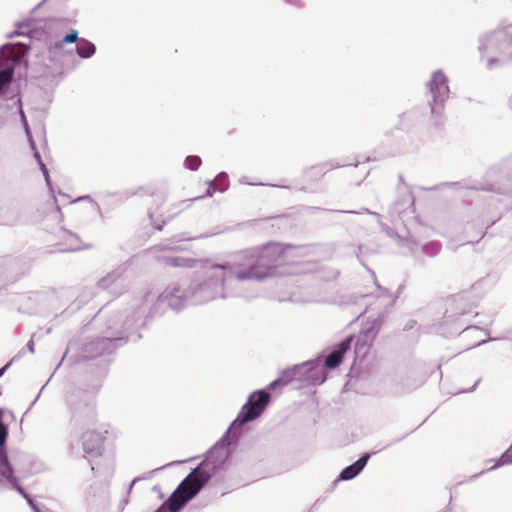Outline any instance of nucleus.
Here are the masks:
<instances>
[{
	"mask_svg": "<svg viewBox=\"0 0 512 512\" xmlns=\"http://www.w3.org/2000/svg\"><path fill=\"white\" fill-rule=\"evenodd\" d=\"M293 245L269 243L261 247L256 255H246L243 262L232 270L238 280H262L275 276L280 266L290 262L295 250Z\"/></svg>",
	"mask_w": 512,
	"mask_h": 512,
	"instance_id": "f257e3e1",
	"label": "nucleus"
},
{
	"mask_svg": "<svg viewBox=\"0 0 512 512\" xmlns=\"http://www.w3.org/2000/svg\"><path fill=\"white\" fill-rule=\"evenodd\" d=\"M213 468L209 461H203L179 484L168 500L159 508H166V512H178L209 481Z\"/></svg>",
	"mask_w": 512,
	"mask_h": 512,
	"instance_id": "f03ea898",
	"label": "nucleus"
},
{
	"mask_svg": "<svg viewBox=\"0 0 512 512\" xmlns=\"http://www.w3.org/2000/svg\"><path fill=\"white\" fill-rule=\"evenodd\" d=\"M270 402V394L264 390H258L250 394L248 401L244 404L234 421V425H244L259 417L268 403Z\"/></svg>",
	"mask_w": 512,
	"mask_h": 512,
	"instance_id": "7ed1b4c3",
	"label": "nucleus"
},
{
	"mask_svg": "<svg viewBox=\"0 0 512 512\" xmlns=\"http://www.w3.org/2000/svg\"><path fill=\"white\" fill-rule=\"evenodd\" d=\"M108 434L104 425L86 429L80 437L84 453L89 456L102 455Z\"/></svg>",
	"mask_w": 512,
	"mask_h": 512,
	"instance_id": "20e7f679",
	"label": "nucleus"
},
{
	"mask_svg": "<svg viewBox=\"0 0 512 512\" xmlns=\"http://www.w3.org/2000/svg\"><path fill=\"white\" fill-rule=\"evenodd\" d=\"M68 405L73 413L88 417L95 411V393L87 390L75 392L71 395Z\"/></svg>",
	"mask_w": 512,
	"mask_h": 512,
	"instance_id": "39448f33",
	"label": "nucleus"
},
{
	"mask_svg": "<svg viewBox=\"0 0 512 512\" xmlns=\"http://www.w3.org/2000/svg\"><path fill=\"white\" fill-rule=\"evenodd\" d=\"M75 42H77V54L81 58H89L96 51L95 45L92 42H90L84 38L79 39L78 31L74 30V29L71 30L63 38L62 44H56L55 48L61 49L63 47V44H69V43H75Z\"/></svg>",
	"mask_w": 512,
	"mask_h": 512,
	"instance_id": "423d86ee",
	"label": "nucleus"
},
{
	"mask_svg": "<svg viewBox=\"0 0 512 512\" xmlns=\"http://www.w3.org/2000/svg\"><path fill=\"white\" fill-rule=\"evenodd\" d=\"M430 91L433 94L434 105L442 103L448 97L449 87L447 78L442 72H435L429 83Z\"/></svg>",
	"mask_w": 512,
	"mask_h": 512,
	"instance_id": "0eeeda50",
	"label": "nucleus"
},
{
	"mask_svg": "<svg viewBox=\"0 0 512 512\" xmlns=\"http://www.w3.org/2000/svg\"><path fill=\"white\" fill-rule=\"evenodd\" d=\"M6 438L7 428L0 423V481L7 480L11 482L13 480V470L9 465L4 447Z\"/></svg>",
	"mask_w": 512,
	"mask_h": 512,
	"instance_id": "6e6552de",
	"label": "nucleus"
},
{
	"mask_svg": "<svg viewBox=\"0 0 512 512\" xmlns=\"http://www.w3.org/2000/svg\"><path fill=\"white\" fill-rule=\"evenodd\" d=\"M352 339L353 337L349 336L343 340L338 345L337 350L333 351L326 357L325 366L328 369H335L342 363L344 355L348 350H350Z\"/></svg>",
	"mask_w": 512,
	"mask_h": 512,
	"instance_id": "1a4fd4ad",
	"label": "nucleus"
},
{
	"mask_svg": "<svg viewBox=\"0 0 512 512\" xmlns=\"http://www.w3.org/2000/svg\"><path fill=\"white\" fill-rule=\"evenodd\" d=\"M59 239L61 241L59 243V251H77L83 248V244L79 236L72 232L66 230L61 231L59 234Z\"/></svg>",
	"mask_w": 512,
	"mask_h": 512,
	"instance_id": "9d476101",
	"label": "nucleus"
},
{
	"mask_svg": "<svg viewBox=\"0 0 512 512\" xmlns=\"http://www.w3.org/2000/svg\"><path fill=\"white\" fill-rule=\"evenodd\" d=\"M368 460V456H363L360 459H358L355 463L352 465L346 467L340 474L341 480H350L357 476L362 469L365 467Z\"/></svg>",
	"mask_w": 512,
	"mask_h": 512,
	"instance_id": "9b49d317",
	"label": "nucleus"
},
{
	"mask_svg": "<svg viewBox=\"0 0 512 512\" xmlns=\"http://www.w3.org/2000/svg\"><path fill=\"white\" fill-rule=\"evenodd\" d=\"M164 265L169 267H193L195 260L181 257H166L162 259Z\"/></svg>",
	"mask_w": 512,
	"mask_h": 512,
	"instance_id": "f8f14e48",
	"label": "nucleus"
},
{
	"mask_svg": "<svg viewBox=\"0 0 512 512\" xmlns=\"http://www.w3.org/2000/svg\"><path fill=\"white\" fill-rule=\"evenodd\" d=\"M150 219L154 227L158 230H161L166 223V219L163 217V214L160 212V208L158 206L150 212Z\"/></svg>",
	"mask_w": 512,
	"mask_h": 512,
	"instance_id": "ddd939ff",
	"label": "nucleus"
},
{
	"mask_svg": "<svg viewBox=\"0 0 512 512\" xmlns=\"http://www.w3.org/2000/svg\"><path fill=\"white\" fill-rule=\"evenodd\" d=\"M499 37L503 43L512 44V23L500 29Z\"/></svg>",
	"mask_w": 512,
	"mask_h": 512,
	"instance_id": "4468645a",
	"label": "nucleus"
},
{
	"mask_svg": "<svg viewBox=\"0 0 512 512\" xmlns=\"http://www.w3.org/2000/svg\"><path fill=\"white\" fill-rule=\"evenodd\" d=\"M13 77V68L8 67L2 71H0V90L2 87L9 83L12 80Z\"/></svg>",
	"mask_w": 512,
	"mask_h": 512,
	"instance_id": "2eb2a0df",
	"label": "nucleus"
},
{
	"mask_svg": "<svg viewBox=\"0 0 512 512\" xmlns=\"http://www.w3.org/2000/svg\"><path fill=\"white\" fill-rule=\"evenodd\" d=\"M200 165L201 159L198 156H188L185 159V166L192 171L197 170Z\"/></svg>",
	"mask_w": 512,
	"mask_h": 512,
	"instance_id": "dca6fc26",
	"label": "nucleus"
},
{
	"mask_svg": "<svg viewBox=\"0 0 512 512\" xmlns=\"http://www.w3.org/2000/svg\"><path fill=\"white\" fill-rule=\"evenodd\" d=\"M213 268H219L222 270L230 269V267L228 265H214Z\"/></svg>",
	"mask_w": 512,
	"mask_h": 512,
	"instance_id": "f3484780",
	"label": "nucleus"
},
{
	"mask_svg": "<svg viewBox=\"0 0 512 512\" xmlns=\"http://www.w3.org/2000/svg\"><path fill=\"white\" fill-rule=\"evenodd\" d=\"M9 367V364L5 365L4 367H2L0 369V377H2V375L5 373L6 369Z\"/></svg>",
	"mask_w": 512,
	"mask_h": 512,
	"instance_id": "a211bd4d",
	"label": "nucleus"
},
{
	"mask_svg": "<svg viewBox=\"0 0 512 512\" xmlns=\"http://www.w3.org/2000/svg\"><path fill=\"white\" fill-rule=\"evenodd\" d=\"M279 381L276 380V381H273L271 384H270V388H275L277 385H278Z\"/></svg>",
	"mask_w": 512,
	"mask_h": 512,
	"instance_id": "6ab92c4d",
	"label": "nucleus"
},
{
	"mask_svg": "<svg viewBox=\"0 0 512 512\" xmlns=\"http://www.w3.org/2000/svg\"><path fill=\"white\" fill-rule=\"evenodd\" d=\"M166 510H167L166 508H158L156 510V512H166Z\"/></svg>",
	"mask_w": 512,
	"mask_h": 512,
	"instance_id": "aec40b11",
	"label": "nucleus"
},
{
	"mask_svg": "<svg viewBox=\"0 0 512 512\" xmlns=\"http://www.w3.org/2000/svg\"><path fill=\"white\" fill-rule=\"evenodd\" d=\"M431 110L433 113H435V106H432Z\"/></svg>",
	"mask_w": 512,
	"mask_h": 512,
	"instance_id": "412c9836",
	"label": "nucleus"
},
{
	"mask_svg": "<svg viewBox=\"0 0 512 512\" xmlns=\"http://www.w3.org/2000/svg\"><path fill=\"white\" fill-rule=\"evenodd\" d=\"M509 58L512 60V53L510 54Z\"/></svg>",
	"mask_w": 512,
	"mask_h": 512,
	"instance_id": "4be33fe9",
	"label": "nucleus"
}]
</instances>
